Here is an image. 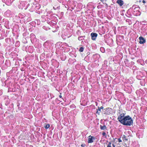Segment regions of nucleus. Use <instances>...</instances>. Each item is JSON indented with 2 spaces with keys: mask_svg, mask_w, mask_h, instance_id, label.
Wrapping results in <instances>:
<instances>
[{
  "mask_svg": "<svg viewBox=\"0 0 147 147\" xmlns=\"http://www.w3.org/2000/svg\"><path fill=\"white\" fill-rule=\"evenodd\" d=\"M95 140V138L91 136H90L88 137V143H92L93 142V140Z\"/></svg>",
  "mask_w": 147,
  "mask_h": 147,
  "instance_id": "f03ea898",
  "label": "nucleus"
},
{
  "mask_svg": "<svg viewBox=\"0 0 147 147\" xmlns=\"http://www.w3.org/2000/svg\"><path fill=\"white\" fill-rule=\"evenodd\" d=\"M116 2L120 6H122L124 3L123 1L122 0H117Z\"/></svg>",
  "mask_w": 147,
  "mask_h": 147,
  "instance_id": "423d86ee",
  "label": "nucleus"
},
{
  "mask_svg": "<svg viewBox=\"0 0 147 147\" xmlns=\"http://www.w3.org/2000/svg\"><path fill=\"white\" fill-rule=\"evenodd\" d=\"M100 109H103V108H104L103 107H102V106H101V107H100Z\"/></svg>",
  "mask_w": 147,
  "mask_h": 147,
  "instance_id": "6ab92c4d",
  "label": "nucleus"
},
{
  "mask_svg": "<svg viewBox=\"0 0 147 147\" xmlns=\"http://www.w3.org/2000/svg\"><path fill=\"white\" fill-rule=\"evenodd\" d=\"M111 142H109L108 145L107 146V147H111Z\"/></svg>",
  "mask_w": 147,
  "mask_h": 147,
  "instance_id": "ddd939ff",
  "label": "nucleus"
},
{
  "mask_svg": "<svg viewBox=\"0 0 147 147\" xmlns=\"http://www.w3.org/2000/svg\"><path fill=\"white\" fill-rule=\"evenodd\" d=\"M100 128L101 130H105L106 129L107 127L105 125H100Z\"/></svg>",
  "mask_w": 147,
  "mask_h": 147,
  "instance_id": "0eeeda50",
  "label": "nucleus"
},
{
  "mask_svg": "<svg viewBox=\"0 0 147 147\" xmlns=\"http://www.w3.org/2000/svg\"><path fill=\"white\" fill-rule=\"evenodd\" d=\"M124 115L125 114L124 113H122L120 114L119 116L118 117V119L120 122L121 120H123V118L125 117V116H124Z\"/></svg>",
  "mask_w": 147,
  "mask_h": 147,
  "instance_id": "39448f33",
  "label": "nucleus"
},
{
  "mask_svg": "<svg viewBox=\"0 0 147 147\" xmlns=\"http://www.w3.org/2000/svg\"><path fill=\"white\" fill-rule=\"evenodd\" d=\"M85 37V36H79L78 37V39L79 40H84Z\"/></svg>",
  "mask_w": 147,
  "mask_h": 147,
  "instance_id": "6e6552de",
  "label": "nucleus"
},
{
  "mask_svg": "<svg viewBox=\"0 0 147 147\" xmlns=\"http://www.w3.org/2000/svg\"><path fill=\"white\" fill-rule=\"evenodd\" d=\"M142 2L144 3H146V2L144 0H143L142 1Z\"/></svg>",
  "mask_w": 147,
  "mask_h": 147,
  "instance_id": "aec40b11",
  "label": "nucleus"
},
{
  "mask_svg": "<svg viewBox=\"0 0 147 147\" xmlns=\"http://www.w3.org/2000/svg\"><path fill=\"white\" fill-rule=\"evenodd\" d=\"M102 135L103 136H105V135H106V133L105 132H103L102 133Z\"/></svg>",
  "mask_w": 147,
  "mask_h": 147,
  "instance_id": "2eb2a0df",
  "label": "nucleus"
},
{
  "mask_svg": "<svg viewBox=\"0 0 147 147\" xmlns=\"http://www.w3.org/2000/svg\"><path fill=\"white\" fill-rule=\"evenodd\" d=\"M100 50L102 53H104L105 51L103 47L100 48Z\"/></svg>",
  "mask_w": 147,
  "mask_h": 147,
  "instance_id": "9b49d317",
  "label": "nucleus"
},
{
  "mask_svg": "<svg viewBox=\"0 0 147 147\" xmlns=\"http://www.w3.org/2000/svg\"><path fill=\"white\" fill-rule=\"evenodd\" d=\"M113 147H115V145L113 144Z\"/></svg>",
  "mask_w": 147,
  "mask_h": 147,
  "instance_id": "5701e85b",
  "label": "nucleus"
},
{
  "mask_svg": "<svg viewBox=\"0 0 147 147\" xmlns=\"http://www.w3.org/2000/svg\"><path fill=\"white\" fill-rule=\"evenodd\" d=\"M100 111H99L98 109H96V113L98 115H99L100 114Z\"/></svg>",
  "mask_w": 147,
  "mask_h": 147,
  "instance_id": "4468645a",
  "label": "nucleus"
},
{
  "mask_svg": "<svg viewBox=\"0 0 147 147\" xmlns=\"http://www.w3.org/2000/svg\"><path fill=\"white\" fill-rule=\"evenodd\" d=\"M118 142H122L120 138L118 139Z\"/></svg>",
  "mask_w": 147,
  "mask_h": 147,
  "instance_id": "dca6fc26",
  "label": "nucleus"
},
{
  "mask_svg": "<svg viewBox=\"0 0 147 147\" xmlns=\"http://www.w3.org/2000/svg\"><path fill=\"white\" fill-rule=\"evenodd\" d=\"M138 76H137V78L138 79ZM139 80H140V79H139Z\"/></svg>",
  "mask_w": 147,
  "mask_h": 147,
  "instance_id": "a878e982",
  "label": "nucleus"
},
{
  "mask_svg": "<svg viewBox=\"0 0 147 147\" xmlns=\"http://www.w3.org/2000/svg\"><path fill=\"white\" fill-rule=\"evenodd\" d=\"M106 5H107V4H106Z\"/></svg>",
  "mask_w": 147,
  "mask_h": 147,
  "instance_id": "cd10ccee",
  "label": "nucleus"
},
{
  "mask_svg": "<svg viewBox=\"0 0 147 147\" xmlns=\"http://www.w3.org/2000/svg\"><path fill=\"white\" fill-rule=\"evenodd\" d=\"M19 43V42L18 41L16 43Z\"/></svg>",
  "mask_w": 147,
  "mask_h": 147,
  "instance_id": "393cba45",
  "label": "nucleus"
},
{
  "mask_svg": "<svg viewBox=\"0 0 147 147\" xmlns=\"http://www.w3.org/2000/svg\"><path fill=\"white\" fill-rule=\"evenodd\" d=\"M84 49L83 47H81L79 51L81 52H82L83 51Z\"/></svg>",
  "mask_w": 147,
  "mask_h": 147,
  "instance_id": "f8f14e48",
  "label": "nucleus"
},
{
  "mask_svg": "<svg viewBox=\"0 0 147 147\" xmlns=\"http://www.w3.org/2000/svg\"><path fill=\"white\" fill-rule=\"evenodd\" d=\"M85 146V144H82L81 145V146L82 147H84Z\"/></svg>",
  "mask_w": 147,
  "mask_h": 147,
  "instance_id": "f3484780",
  "label": "nucleus"
},
{
  "mask_svg": "<svg viewBox=\"0 0 147 147\" xmlns=\"http://www.w3.org/2000/svg\"><path fill=\"white\" fill-rule=\"evenodd\" d=\"M98 111H100V112H101V109H100V107H98Z\"/></svg>",
  "mask_w": 147,
  "mask_h": 147,
  "instance_id": "a211bd4d",
  "label": "nucleus"
},
{
  "mask_svg": "<svg viewBox=\"0 0 147 147\" xmlns=\"http://www.w3.org/2000/svg\"><path fill=\"white\" fill-rule=\"evenodd\" d=\"M44 127L46 129H47L49 128L50 127V125L49 124H46L45 126V125Z\"/></svg>",
  "mask_w": 147,
  "mask_h": 147,
  "instance_id": "9d476101",
  "label": "nucleus"
},
{
  "mask_svg": "<svg viewBox=\"0 0 147 147\" xmlns=\"http://www.w3.org/2000/svg\"><path fill=\"white\" fill-rule=\"evenodd\" d=\"M105 114H108V113H105Z\"/></svg>",
  "mask_w": 147,
  "mask_h": 147,
  "instance_id": "bb28decb",
  "label": "nucleus"
},
{
  "mask_svg": "<svg viewBox=\"0 0 147 147\" xmlns=\"http://www.w3.org/2000/svg\"><path fill=\"white\" fill-rule=\"evenodd\" d=\"M122 139L124 141H126L127 140V139L126 136L124 135L122 137Z\"/></svg>",
  "mask_w": 147,
  "mask_h": 147,
  "instance_id": "1a4fd4ad",
  "label": "nucleus"
},
{
  "mask_svg": "<svg viewBox=\"0 0 147 147\" xmlns=\"http://www.w3.org/2000/svg\"><path fill=\"white\" fill-rule=\"evenodd\" d=\"M107 0H100V1L102 2H103V1H106Z\"/></svg>",
  "mask_w": 147,
  "mask_h": 147,
  "instance_id": "412c9836",
  "label": "nucleus"
},
{
  "mask_svg": "<svg viewBox=\"0 0 147 147\" xmlns=\"http://www.w3.org/2000/svg\"><path fill=\"white\" fill-rule=\"evenodd\" d=\"M120 122L122 124L127 126H130L133 123L132 118L129 115L125 117L123 120H120Z\"/></svg>",
  "mask_w": 147,
  "mask_h": 147,
  "instance_id": "f257e3e1",
  "label": "nucleus"
},
{
  "mask_svg": "<svg viewBox=\"0 0 147 147\" xmlns=\"http://www.w3.org/2000/svg\"><path fill=\"white\" fill-rule=\"evenodd\" d=\"M140 40L139 42L140 44H144L146 42L145 39L142 36H140L139 38Z\"/></svg>",
  "mask_w": 147,
  "mask_h": 147,
  "instance_id": "20e7f679",
  "label": "nucleus"
},
{
  "mask_svg": "<svg viewBox=\"0 0 147 147\" xmlns=\"http://www.w3.org/2000/svg\"><path fill=\"white\" fill-rule=\"evenodd\" d=\"M59 97L60 98H61V97H62V96L61 95H59Z\"/></svg>",
  "mask_w": 147,
  "mask_h": 147,
  "instance_id": "4be33fe9",
  "label": "nucleus"
},
{
  "mask_svg": "<svg viewBox=\"0 0 147 147\" xmlns=\"http://www.w3.org/2000/svg\"><path fill=\"white\" fill-rule=\"evenodd\" d=\"M91 35L92 40H95L97 36V34L96 33H92Z\"/></svg>",
  "mask_w": 147,
  "mask_h": 147,
  "instance_id": "7ed1b4c3",
  "label": "nucleus"
},
{
  "mask_svg": "<svg viewBox=\"0 0 147 147\" xmlns=\"http://www.w3.org/2000/svg\"><path fill=\"white\" fill-rule=\"evenodd\" d=\"M108 109H109V110H111V109L110 108H108Z\"/></svg>",
  "mask_w": 147,
  "mask_h": 147,
  "instance_id": "b1692460",
  "label": "nucleus"
}]
</instances>
